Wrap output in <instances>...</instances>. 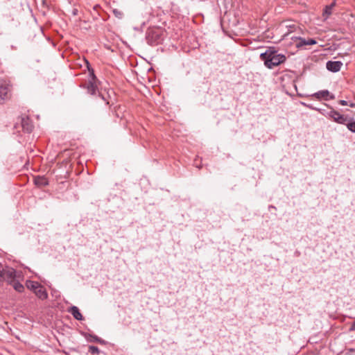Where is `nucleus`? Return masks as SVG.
<instances>
[{
	"mask_svg": "<svg viewBox=\"0 0 355 355\" xmlns=\"http://www.w3.org/2000/svg\"><path fill=\"white\" fill-rule=\"evenodd\" d=\"M92 73L93 78H94V73H93V71L92 72Z\"/></svg>",
	"mask_w": 355,
	"mask_h": 355,
	"instance_id": "25",
	"label": "nucleus"
},
{
	"mask_svg": "<svg viewBox=\"0 0 355 355\" xmlns=\"http://www.w3.org/2000/svg\"><path fill=\"white\" fill-rule=\"evenodd\" d=\"M335 2H333L331 3L330 5L329 6H327L324 10V12H323V17H324V19H327L329 15H331L332 13V10L334 8V7L335 6Z\"/></svg>",
	"mask_w": 355,
	"mask_h": 355,
	"instance_id": "11",
	"label": "nucleus"
},
{
	"mask_svg": "<svg viewBox=\"0 0 355 355\" xmlns=\"http://www.w3.org/2000/svg\"><path fill=\"white\" fill-rule=\"evenodd\" d=\"M314 110L320 111L323 115L327 117L331 118L335 122L340 124H346L347 121V118L344 115L340 114L338 112L331 110L329 112H322L320 109L314 108Z\"/></svg>",
	"mask_w": 355,
	"mask_h": 355,
	"instance_id": "3",
	"label": "nucleus"
},
{
	"mask_svg": "<svg viewBox=\"0 0 355 355\" xmlns=\"http://www.w3.org/2000/svg\"><path fill=\"white\" fill-rule=\"evenodd\" d=\"M346 125L350 131L355 132V121L347 123Z\"/></svg>",
	"mask_w": 355,
	"mask_h": 355,
	"instance_id": "18",
	"label": "nucleus"
},
{
	"mask_svg": "<svg viewBox=\"0 0 355 355\" xmlns=\"http://www.w3.org/2000/svg\"><path fill=\"white\" fill-rule=\"evenodd\" d=\"M89 352L92 354H98L100 352V350L97 347L92 345V346H89Z\"/></svg>",
	"mask_w": 355,
	"mask_h": 355,
	"instance_id": "16",
	"label": "nucleus"
},
{
	"mask_svg": "<svg viewBox=\"0 0 355 355\" xmlns=\"http://www.w3.org/2000/svg\"><path fill=\"white\" fill-rule=\"evenodd\" d=\"M9 85L5 81H0V104L8 98Z\"/></svg>",
	"mask_w": 355,
	"mask_h": 355,
	"instance_id": "6",
	"label": "nucleus"
},
{
	"mask_svg": "<svg viewBox=\"0 0 355 355\" xmlns=\"http://www.w3.org/2000/svg\"><path fill=\"white\" fill-rule=\"evenodd\" d=\"M289 28L288 31L284 34V37L288 35L290 33H293L296 29V26L295 24L287 26Z\"/></svg>",
	"mask_w": 355,
	"mask_h": 355,
	"instance_id": "17",
	"label": "nucleus"
},
{
	"mask_svg": "<svg viewBox=\"0 0 355 355\" xmlns=\"http://www.w3.org/2000/svg\"><path fill=\"white\" fill-rule=\"evenodd\" d=\"M343 63L340 61H328L326 67L329 71L337 72L340 70Z\"/></svg>",
	"mask_w": 355,
	"mask_h": 355,
	"instance_id": "8",
	"label": "nucleus"
},
{
	"mask_svg": "<svg viewBox=\"0 0 355 355\" xmlns=\"http://www.w3.org/2000/svg\"><path fill=\"white\" fill-rule=\"evenodd\" d=\"M312 96L318 100L324 99L325 101H327L329 99H334L335 98V96L334 94H331L328 90H326V89L315 92Z\"/></svg>",
	"mask_w": 355,
	"mask_h": 355,
	"instance_id": "7",
	"label": "nucleus"
},
{
	"mask_svg": "<svg viewBox=\"0 0 355 355\" xmlns=\"http://www.w3.org/2000/svg\"><path fill=\"white\" fill-rule=\"evenodd\" d=\"M3 270L4 268L2 266L0 265V286L3 284Z\"/></svg>",
	"mask_w": 355,
	"mask_h": 355,
	"instance_id": "20",
	"label": "nucleus"
},
{
	"mask_svg": "<svg viewBox=\"0 0 355 355\" xmlns=\"http://www.w3.org/2000/svg\"><path fill=\"white\" fill-rule=\"evenodd\" d=\"M17 278L16 270L13 268H4L3 270V282H6L8 284H12Z\"/></svg>",
	"mask_w": 355,
	"mask_h": 355,
	"instance_id": "4",
	"label": "nucleus"
},
{
	"mask_svg": "<svg viewBox=\"0 0 355 355\" xmlns=\"http://www.w3.org/2000/svg\"><path fill=\"white\" fill-rule=\"evenodd\" d=\"M348 105L351 107H355V103H349Z\"/></svg>",
	"mask_w": 355,
	"mask_h": 355,
	"instance_id": "23",
	"label": "nucleus"
},
{
	"mask_svg": "<svg viewBox=\"0 0 355 355\" xmlns=\"http://www.w3.org/2000/svg\"><path fill=\"white\" fill-rule=\"evenodd\" d=\"M68 311L73 316L75 319L77 320H83V316L82 315L81 313L80 312L78 308L76 306H72Z\"/></svg>",
	"mask_w": 355,
	"mask_h": 355,
	"instance_id": "9",
	"label": "nucleus"
},
{
	"mask_svg": "<svg viewBox=\"0 0 355 355\" xmlns=\"http://www.w3.org/2000/svg\"><path fill=\"white\" fill-rule=\"evenodd\" d=\"M349 329H350V331H354L355 330V321L352 324Z\"/></svg>",
	"mask_w": 355,
	"mask_h": 355,
	"instance_id": "22",
	"label": "nucleus"
},
{
	"mask_svg": "<svg viewBox=\"0 0 355 355\" xmlns=\"http://www.w3.org/2000/svg\"><path fill=\"white\" fill-rule=\"evenodd\" d=\"M88 91L92 94H94L96 92V87L93 83H90L88 86Z\"/></svg>",
	"mask_w": 355,
	"mask_h": 355,
	"instance_id": "19",
	"label": "nucleus"
},
{
	"mask_svg": "<svg viewBox=\"0 0 355 355\" xmlns=\"http://www.w3.org/2000/svg\"><path fill=\"white\" fill-rule=\"evenodd\" d=\"M35 294L41 300H45L47 298L48 295L45 288L40 285L39 288L34 291Z\"/></svg>",
	"mask_w": 355,
	"mask_h": 355,
	"instance_id": "10",
	"label": "nucleus"
},
{
	"mask_svg": "<svg viewBox=\"0 0 355 355\" xmlns=\"http://www.w3.org/2000/svg\"><path fill=\"white\" fill-rule=\"evenodd\" d=\"M338 103L343 106L348 105V104H349V103L345 100H340L338 101Z\"/></svg>",
	"mask_w": 355,
	"mask_h": 355,
	"instance_id": "21",
	"label": "nucleus"
},
{
	"mask_svg": "<svg viewBox=\"0 0 355 355\" xmlns=\"http://www.w3.org/2000/svg\"><path fill=\"white\" fill-rule=\"evenodd\" d=\"M11 285L13 288L19 293H22L24 291V286L17 279H16Z\"/></svg>",
	"mask_w": 355,
	"mask_h": 355,
	"instance_id": "13",
	"label": "nucleus"
},
{
	"mask_svg": "<svg viewBox=\"0 0 355 355\" xmlns=\"http://www.w3.org/2000/svg\"><path fill=\"white\" fill-rule=\"evenodd\" d=\"M291 39L295 42V46L297 48L302 47L304 45H313L316 44L314 39L305 40L300 37L291 36Z\"/></svg>",
	"mask_w": 355,
	"mask_h": 355,
	"instance_id": "5",
	"label": "nucleus"
},
{
	"mask_svg": "<svg viewBox=\"0 0 355 355\" xmlns=\"http://www.w3.org/2000/svg\"><path fill=\"white\" fill-rule=\"evenodd\" d=\"M112 12L114 16L118 19H122L123 17V12L121 10L114 9Z\"/></svg>",
	"mask_w": 355,
	"mask_h": 355,
	"instance_id": "15",
	"label": "nucleus"
},
{
	"mask_svg": "<svg viewBox=\"0 0 355 355\" xmlns=\"http://www.w3.org/2000/svg\"><path fill=\"white\" fill-rule=\"evenodd\" d=\"M163 31L159 28H149L146 33L147 42L150 45L159 44L162 40Z\"/></svg>",
	"mask_w": 355,
	"mask_h": 355,
	"instance_id": "2",
	"label": "nucleus"
},
{
	"mask_svg": "<svg viewBox=\"0 0 355 355\" xmlns=\"http://www.w3.org/2000/svg\"><path fill=\"white\" fill-rule=\"evenodd\" d=\"M40 284L37 282H34V281H31V280H28V281H26V286L33 291V292L39 288L40 286Z\"/></svg>",
	"mask_w": 355,
	"mask_h": 355,
	"instance_id": "12",
	"label": "nucleus"
},
{
	"mask_svg": "<svg viewBox=\"0 0 355 355\" xmlns=\"http://www.w3.org/2000/svg\"><path fill=\"white\" fill-rule=\"evenodd\" d=\"M87 67L89 68V62L88 61L85 60Z\"/></svg>",
	"mask_w": 355,
	"mask_h": 355,
	"instance_id": "24",
	"label": "nucleus"
},
{
	"mask_svg": "<svg viewBox=\"0 0 355 355\" xmlns=\"http://www.w3.org/2000/svg\"><path fill=\"white\" fill-rule=\"evenodd\" d=\"M260 59L263 62L266 68L272 69L284 63L286 57L284 54L278 53L276 47L270 46L265 52L260 54Z\"/></svg>",
	"mask_w": 355,
	"mask_h": 355,
	"instance_id": "1",
	"label": "nucleus"
},
{
	"mask_svg": "<svg viewBox=\"0 0 355 355\" xmlns=\"http://www.w3.org/2000/svg\"><path fill=\"white\" fill-rule=\"evenodd\" d=\"M35 184L37 186L42 187L48 184L47 180L44 177H37L35 178Z\"/></svg>",
	"mask_w": 355,
	"mask_h": 355,
	"instance_id": "14",
	"label": "nucleus"
}]
</instances>
